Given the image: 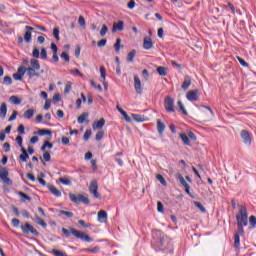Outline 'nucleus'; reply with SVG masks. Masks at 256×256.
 <instances>
[{"instance_id":"nucleus-1","label":"nucleus","mask_w":256,"mask_h":256,"mask_svg":"<svg viewBox=\"0 0 256 256\" xmlns=\"http://www.w3.org/2000/svg\"><path fill=\"white\" fill-rule=\"evenodd\" d=\"M152 243L165 253H173V243H171V238L161 230L152 231Z\"/></svg>"},{"instance_id":"nucleus-2","label":"nucleus","mask_w":256,"mask_h":256,"mask_svg":"<svg viewBox=\"0 0 256 256\" xmlns=\"http://www.w3.org/2000/svg\"><path fill=\"white\" fill-rule=\"evenodd\" d=\"M249 214L247 213V207L240 205L239 214L236 215V221L238 225V233L245 235L244 227H247Z\"/></svg>"},{"instance_id":"nucleus-3","label":"nucleus","mask_w":256,"mask_h":256,"mask_svg":"<svg viewBox=\"0 0 256 256\" xmlns=\"http://www.w3.org/2000/svg\"><path fill=\"white\" fill-rule=\"evenodd\" d=\"M70 233L76 237V239H81V241H86V243H91L93 241V238H91L89 235L75 229V228H69Z\"/></svg>"},{"instance_id":"nucleus-4","label":"nucleus","mask_w":256,"mask_h":256,"mask_svg":"<svg viewBox=\"0 0 256 256\" xmlns=\"http://www.w3.org/2000/svg\"><path fill=\"white\" fill-rule=\"evenodd\" d=\"M69 198L72 201V203H76V204L84 203V205H89L90 203V200L86 196H83V194H78L76 196L75 194L70 193Z\"/></svg>"},{"instance_id":"nucleus-5","label":"nucleus","mask_w":256,"mask_h":256,"mask_svg":"<svg viewBox=\"0 0 256 256\" xmlns=\"http://www.w3.org/2000/svg\"><path fill=\"white\" fill-rule=\"evenodd\" d=\"M20 229L25 235H29V233H32V235L39 237V232L37 231V229H35V227H33V225L29 224V222L21 225Z\"/></svg>"},{"instance_id":"nucleus-6","label":"nucleus","mask_w":256,"mask_h":256,"mask_svg":"<svg viewBox=\"0 0 256 256\" xmlns=\"http://www.w3.org/2000/svg\"><path fill=\"white\" fill-rule=\"evenodd\" d=\"M164 107L167 113H175V100L171 96L165 97Z\"/></svg>"},{"instance_id":"nucleus-7","label":"nucleus","mask_w":256,"mask_h":256,"mask_svg":"<svg viewBox=\"0 0 256 256\" xmlns=\"http://www.w3.org/2000/svg\"><path fill=\"white\" fill-rule=\"evenodd\" d=\"M0 179L5 185H13V181L9 178V170L0 166Z\"/></svg>"},{"instance_id":"nucleus-8","label":"nucleus","mask_w":256,"mask_h":256,"mask_svg":"<svg viewBox=\"0 0 256 256\" xmlns=\"http://www.w3.org/2000/svg\"><path fill=\"white\" fill-rule=\"evenodd\" d=\"M99 184L97 183V180H92L89 186V192L95 199H101V194H99Z\"/></svg>"},{"instance_id":"nucleus-9","label":"nucleus","mask_w":256,"mask_h":256,"mask_svg":"<svg viewBox=\"0 0 256 256\" xmlns=\"http://www.w3.org/2000/svg\"><path fill=\"white\" fill-rule=\"evenodd\" d=\"M199 95L200 92L197 89L194 90H189L186 94V98L188 99V101H199Z\"/></svg>"},{"instance_id":"nucleus-10","label":"nucleus","mask_w":256,"mask_h":256,"mask_svg":"<svg viewBox=\"0 0 256 256\" xmlns=\"http://www.w3.org/2000/svg\"><path fill=\"white\" fill-rule=\"evenodd\" d=\"M240 137L241 139H243V143H245V145H251L252 138H251V133H249V131L242 130L240 132Z\"/></svg>"},{"instance_id":"nucleus-11","label":"nucleus","mask_w":256,"mask_h":256,"mask_svg":"<svg viewBox=\"0 0 256 256\" xmlns=\"http://www.w3.org/2000/svg\"><path fill=\"white\" fill-rule=\"evenodd\" d=\"M134 88L138 95H141L143 93V87L141 86V79L138 75H134Z\"/></svg>"},{"instance_id":"nucleus-12","label":"nucleus","mask_w":256,"mask_h":256,"mask_svg":"<svg viewBox=\"0 0 256 256\" xmlns=\"http://www.w3.org/2000/svg\"><path fill=\"white\" fill-rule=\"evenodd\" d=\"M177 179L180 181V183L184 186L185 188V192L187 193V195H191V186H189V184L187 183V181H185V178L183 177V175L178 174L177 175Z\"/></svg>"},{"instance_id":"nucleus-13","label":"nucleus","mask_w":256,"mask_h":256,"mask_svg":"<svg viewBox=\"0 0 256 256\" xmlns=\"http://www.w3.org/2000/svg\"><path fill=\"white\" fill-rule=\"evenodd\" d=\"M25 34H24V41L26 43H31L32 41V34L31 31H35V28L31 27V26H25Z\"/></svg>"},{"instance_id":"nucleus-14","label":"nucleus","mask_w":256,"mask_h":256,"mask_svg":"<svg viewBox=\"0 0 256 256\" xmlns=\"http://www.w3.org/2000/svg\"><path fill=\"white\" fill-rule=\"evenodd\" d=\"M125 29V22L119 21L118 23H114L112 28V33H115L116 31H123Z\"/></svg>"},{"instance_id":"nucleus-15","label":"nucleus","mask_w":256,"mask_h":256,"mask_svg":"<svg viewBox=\"0 0 256 256\" xmlns=\"http://www.w3.org/2000/svg\"><path fill=\"white\" fill-rule=\"evenodd\" d=\"M26 74L28 75V77L30 78V79H33V77H39V73L37 72V69H35V68H30V67H28V68H26Z\"/></svg>"},{"instance_id":"nucleus-16","label":"nucleus","mask_w":256,"mask_h":256,"mask_svg":"<svg viewBox=\"0 0 256 256\" xmlns=\"http://www.w3.org/2000/svg\"><path fill=\"white\" fill-rule=\"evenodd\" d=\"M47 189L54 195L55 197H61V191H59L54 185L49 184Z\"/></svg>"},{"instance_id":"nucleus-17","label":"nucleus","mask_w":256,"mask_h":256,"mask_svg":"<svg viewBox=\"0 0 256 256\" xmlns=\"http://www.w3.org/2000/svg\"><path fill=\"white\" fill-rule=\"evenodd\" d=\"M98 221L100 223H107V212L105 210H100L98 212Z\"/></svg>"},{"instance_id":"nucleus-18","label":"nucleus","mask_w":256,"mask_h":256,"mask_svg":"<svg viewBox=\"0 0 256 256\" xmlns=\"http://www.w3.org/2000/svg\"><path fill=\"white\" fill-rule=\"evenodd\" d=\"M143 47L147 50L153 49V40L149 37L144 38Z\"/></svg>"},{"instance_id":"nucleus-19","label":"nucleus","mask_w":256,"mask_h":256,"mask_svg":"<svg viewBox=\"0 0 256 256\" xmlns=\"http://www.w3.org/2000/svg\"><path fill=\"white\" fill-rule=\"evenodd\" d=\"M191 87V76L186 75L184 77V82L182 83V89L187 90Z\"/></svg>"},{"instance_id":"nucleus-20","label":"nucleus","mask_w":256,"mask_h":256,"mask_svg":"<svg viewBox=\"0 0 256 256\" xmlns=\"http://www.w3.org/2000/svg\"><path fill=\"white\" fill-rule=\"evenodd\" d=\"M116 108L119 111V113H121V115H123L125 121L127 123H131V117L127 114V112L125 110H123V108H120L119 105Z\"/></svg>"},{"instance_id":"nucleus-21","label":"nucleus","mask_w":256,"mask_h":256,"mask_svg":"<svg viewBox=\"0 0 256 256\" xmlns=\"http://www.w3.org/2000/svg\"><path fill=\"white\" fill-rule=\"evenodd\" d=\"M105 126V119L101 118L97 123H94L92 125V128L95 130L97 129H103V127Z\"/></svg>"},{"instance_id":"nucleus-22","label":"nucleus","mask_w":256,"mask_h":256,"mask_svg":"<svg viewBox=\"0 0 256 256\" xmlns=\"http://www.w3.org/2000/svg\"><path fill=\"white\" fill-rule=\"evenodd\" d=\"M30 68L31 69H36L39 71V69H41V64H39V60L35 59V58H32L30 60Z\"/></svg>"},{"instance_id":"nucleus-23","label":"nucleus","mask_w":256,"mask_h":256,"mask_svg":"<svg viewBox=\"0 0 256 256\" xmlns=\"http://www.w3.org/2000/svg\"><path fill=\"white\" fill-rule=\"evenodd\" d=\"M0 117H2V119L7 117V104L5 102H3L0 106Z\"/></svg>"},{"instance_id":"nucleus-24","label":"nucleus","mask_w":256,"mask_h":256,"mask_svg":"<svg viewBox=\"0 0 256 256\" xmlns=\"http://www.w3.org/2000/svg\"><path fill=\"white\" fill-rule=\"evenodd\" d=\"M241 233H239V230L234 234V247L236 249H239V246L241 245V239L239 237Z\"/></svg>"},{"instance_id":"nucleus-25","label":"nucleus","mask_w":256,"mask_h":256,"mask_svg":"<svg viewBox=\"0 0 256 256\" xmlns=\"http://www.w3.org/2000/svg\"><path fill=\"white\" fill-rule=\"evenodd\" d=\"M157 130L160 135H163L165 131V123H163V121L160 119L157 120Z\"/></svg>"},{"instance_id":"nucleus-26","label":"nucleus","mask_w":256,"mask_h":256,"mask_svg":"<svg viewBox=\"0 0 256 256\" xmlns=\"http://www.w3.org/2000/svg\"><path fill=\"white\" fill-rule=\"evenodd\" d=\"M136 55H137V51L136 50H132L130 53H128L126 61L128 63H133V59H135Z\"/></svg>"},{"instance_id":"nucleus-27","label":"nucleus","mask_w":256,"mask_h":256,"mask_svg":"<svg viewBox=\"0 0 256 256\" xmlns=\"http://www.w3.org/2000/svg\"><path fill=\"white\" fill-rule=\"evenodd\" d=\"M17 195H19V197H21V201H23L25 203V201H31V197L27 194H25L24 192L18 191Z\"/></svg>"},{"instance_id":"nucleus-28","label":"nucleus","mask_w":256,"mask_h":256,"mask_svg":"<svg viewBox=\"0 0 256 256\" xmlns=\"http://www.w3.org/2000/svg\"><path fill=\"white\" fill-rule=\"evenodd\" d=\"M35 115V109H28L24 112L25 119H31Z\"/></svg>"},{"instance_id":"nucleus-29","label":"nucleus","mask_w":256,"mask_h":256,"mask_svg":"<svg viewBox=\"0 0 256 256\" xmlns=\"http://www.w3.org/2000/svg\"><path fill=\"white\" fill-rule=\"evenodd\" d=\"M157 73H158V75H160V77H165L167 75V68H165L163 66H159L157 68Z\"/></svg>"},{"instance_id":"nucleus-30","label":"nucleus","mask_w":256,"mask_h":256,"mask_svg":"<svg viewBox=\"0 0 256 256\" xmlns=\"http://www.w3.org/2000/svg\"><path fill=\"white\" fill-rule=\"evenodd\" d=\"M180 139H182L184 145H191V140H189V136H187V134H180Z\"/></svg>"},{"instance_id":"nucleus-31","label":"nucleus","mask_w":256,"mask_h":256,"mask_svg":"<svg viewBox=\"0 0 256 256\" xmlns=\"http://www.w3.org/2000/svg\"><path fill=\"white\" fill-rule=\"evenodd\" d=\"M87 117H89V113L84 112L78 117L77 122L80 124L85 123V120L87 119Z\"/></svg>"},{"instance_id":"nucleus-32","label":"nucleus","mask_w":256,"mask_h":256,"mask_svg":"<svg viewBox=\"0 0 256 256\" xmlns=\"http://www.w3.org/2000/svg\"><path fill=\"white\" fill-rule=\"evenodd\" d=\"M10 102L13 104V105H21V98L13 95L10 97Z\"/></svg>"},{"instance_id":"nucleus-33","label":"nucleus","mask_w":256,"mask_h":256,"mask_svg":"<svg viewBox=\"0 0 256 256\" xmlns=\"http://www.w3.org/2000/svg\"><path fill=\"white\" fill-rule=\"evenodd\" d=\"M132 119L137 121V123H143V121H145V118L140 114H132Z\"/></svg>"},{"instance_id":"nucleus-34","label":"nucleus","mask_w":256,"mask_h":256,"mask_svg":"<svg viewBox=\"0 0 256 256\" xmlns=\"http://www.w3.org/2000/svg\"><path fill=\"white\" fill-rule=\"evenodd\" d=\"M100 250L101 248L99 246L84 249V251H86L87 253H99Z\"/></svg>"},{"instance_id":"nucleus-35","label":"nucleus","mask_w":256,"mask_h":256,"mask_svg":"<svg viewBox=\"0 0 256 256\" xmlns=\"http://www.w3.org/2000/svg\"><path fill=\"white\" fill-rule=\"evenodd\" d=\"M156 179L161 183V185H163L164 187H167V181L165 180V178L163 177V175L158 174L156 176Z\"/></svg>"},{"instance_id":"nucleus-36","label":"nucleus","mask_w":256,"mask_h":256,"mask_svg":"<svg viewBox=\"0 0 256 256\" xmlns=\"http://www.w3.org/2000/svg\"><path fill=\"white\" fill-rule=\"evenodd\" d=\"M114 49L116 53H119V51H121V38L116 39V43L114 44Z\"/></svg>"},{"instance_id":"nucleus-37","label":"nucleus","mask_w":256,"mask_h":256,"mask_svg":"<svg viewBox=\"0 0 256 256\" xmlns=\"http://www.w3.org/2000/svg\"><path fill=\"white\" fill-rule=\"evenodd\" d=\"M91 135H93V132L91 131V129H87L83 136L84 141H89Z\"/></svg>"},{"instance_id":"nucleus-38","label":"nucleus","mask_w":256,"mask_h":256,"mask_svg":"<svg viewBox=\"0 0 256 256\" xmlns=\"http://www.w3.org/2000/svg\"><path fill=\"white\" fill-rule=\"evenodd\" d=\"M51 253L52 255H55V256H67L65 252L57 249H52Z\"/></svg>"},{"instance_id":"nucleus-39","label":"nucleus","mask_w":256,"mask_h":256,"mask_svg":"<svg viewBox=\"0 0 256 256\" xmlns=\"http://www.w3.org/2000/svg\"><path fill=\"white\" fill-rule=\"evenodd\" d=\"M195 207H197L202 213H207V209L201 204V202H194Z\"/></svg>"},{"instance_id":"nucleus-40","label":"nucleus","mask_w":256,"mask_h":256,"mask_svg":"<svg viewBox=\"0 0 256 256\" xmlns=\"http://www.w3.org/2000/svg\"><path fill=\"white\" fill-rule=\"evenodd\" d=\"M178 107L183 115H188L187 110L185 109V106L183 105V102H181V100L178 101Z\"/></svg>"},{"instance_id":"nucleus-41","label":"nucleus","mask_w":256,"mask_h":256,"mask_svg":"<svg viewBox=\"0 0 256 256\" xmlns=\"http://www.w3.org/2000/svg\"><path fill=\"white\" fill-rule=\"evenodd\" d=\"M4 85H12L13 84V79L11 76H5L3 79Z\"/></svg>"},{"instance_id":"nucleus-42","label":"nucleus","mask_w":256,"mask_h":256,"mask_svg":"<svg viewBox=\"0 0 256 256\" xmlns=\"http://www.w3.org/2000/svg\"><path fill=\"white\" fill-rule=\"evenodd\" d=\"M107 31H109V28L104 24L100 30V36L105 37V35H107Z\"/></svg>"},{"instance_id":"nucleus-43","label":"nucleus","mask_w":256,"mask_h":256,"mask_svg":"<svg viewBox=\"0 0 256 256\" xmlns=\"http://www.w3.org/2000/svg\"><path fill=\"white\" fill-rule=\"evenodd\" d=\"M61 59H63L66 63H69L71 61V58L69 57V54L67 52H62L60 55Z\"/></svg>"},{"instance_id":"nucleus-44","label":"nucleus","mask_w":256,"mask_h":256,"mask_svg":"<svg viewBox=\"0 0 256 256\" xmlns=\"http://www.w3.org/2000/svg\"><path fill=\"white\" fill-rule=\"evenodd\" d=\"M100 75L103 78V81H105L106 77H107V73H106V69L105 66H101L100 67Z\"/></svg>"},{"instance_id":"nucleus-45","label":"nucleus","mask_w":256,"mask_h":256,"mask_svg":"<svg viewBox=\"0 0 256 256\" xmlns=\"http://www.w3.org/2000/svg\"><path fill=\"white\" fill-rule=\"evenodd\" d=\"M90 84L92 85V87H94V89H98L100 92L103 91V87H101V84H96L93 80L90 81Z\"/></svg>"},{"instance_id":"nucleus-46","label":"nucleus","mask_w":256,"mask_h":256,"mask_svg":"<svg viewBox=\"0 0 256 256\" xmlns=\"http://www.w3.org/2000/svg\"><path fill=\"white\" fill-rule=\"evenodd\" d=\"M104 135H105L104 131H98L96 134V137H95L96 141H101V139H103Z\"/></svg>"},{"instance_id":"nucleus-47","label":"nucleus","mask_w":256,"mask_h":256,"mask_svg":"<svg viewBox=\"0 0 256 256\" xmlns=\"http://www.w3.org/2000/svg\"><path fill=\"white\" fill-rule=\"evenodd\" d=\"M36 223L41 225V227H47V223H45L43 219L39 218V216H36Z\"/></svg>"},{"instance_id":"nucleus-48","label":"nucleus","mask_w":256,"mask_h":256,"mask_svg":"<svg viewBox=\"0 0 256 256\" xmlns=\"http://www.w3.org/2000/svg\"><path fill=\"white\" fill-rule=\"evenodd\" d=\"M18 75H22V77H23V75H25V73H27V68H25V66H20L19 68H18Z\"/></svg>"},{"instance_id":"nucleus-49","label":"nucleus","mask_w":256,"mask_h":256,"mask_svg":"<svg viewBox=\"0 0 256 256\" xmlns=\"http://www.w3.org/2000/svg\"><path fill=\"white\" fill-rule=\"evenodd\" d=\"M38 135H51V130L40 129L38 130Z\"/></svg>"},{"instance_id":"nucleus-50","label":"nucleus","mask_w":256,"mask_h":256,"mask_svg":"<svg viewBox=\"0 0 256 256\" xmlns=\"http://www.w3.org/2000/svg\"><path fill=\"white\" fill-rule=\"evenodd\" d=\"M53 36L56 39V41H60V37H59V28H54L53 29Z\"/></svg>"},{"instance_id":"nucleus-51","label":"nucleus","mask_w":256,"mask_h":256,"mask_svg":"<svg viewBox=\"0 0 256 256\" xmlns=\"http://www.w3.org/2000/svg\"><path fill=\"white\" fill-rule=\"evenodd\" d=\"M142 77L144 78V81H149V71L147 69L142 71Z\"/></svg>"},{"instance_id":"nucleus-52","label":"nucleus","mask_w":256,"mask_h":256,"mask_svg":"<svg viewBox=\"0 0 256 256\" xmlns=\"http://www.w3.org/2000/svg\"><path fill=\"white\" fill-rule=\"evenodd\" d=\"M237 59L242 67H249V64L241 57L237 56Z\"/></svg>"},{"instance_id":"nucleus-53","label":"nucleus","mask_w":256,"mask_h":256,"mask_svg":"<svg viewBox=\"0 0 256 256\" xmlns=\"http://www.w3.org/2000/svg\"><path fill=\"white\" fill-rule=\"evenodd\" d=\"M40 58L43 60L47 59V50L45 48L41 49Z\"/></svg>"},{"instance_id":"nucleus-54","label":"nucleus","mask_w":256,"mask_h":256,"mask_svg":"<svg viewBox=\"0 0 256 256\" xmlns=\"http://www.w3.org/2000/svg\"><path fill=\"white\" fill-rule=\"evenodd\" d=\"M59 181L62 183V185H71V180L67 178H59Z\"/></svg>"},{"instance_id":"nucleus-55","label":"nucleus","mask_w":256,"mask_h":256,"mask_svg":"<svg viewBox=\"0 0 256 256\" xmlns=\"http://www.w3.org/2000/svg\"><path fill=\"white\" fill-rule=\"evenodd\" d=\"M43 159H44V161H46V162L51 161V154H50L49 152H44V153H43Z\"/></svg>"},{"instance_id":"nucleus-56","label":"nucleus","mask_w":256,"mask_h":256,"mask_svg":"<svg viewBox=\"0 0 256 256\" xmlns=\"http://www.w3.org/2000/svg\"><path fill=\"white\" fill-rule=\"evenodd\" d=\"M60 214L65 215L68 218L73 217V212H68V211H65V210H60Z\"/></svg>"},{"instance_id":"nucleus-57","label":"nucleus","mask_w":256,"mask_h":256,"mask_svg":"<svg viewBox=\"0 0 256 256\" xmlns=\"http://www.w3.org/2000/svg\"><path fill=\"white\" fill-rule=\"evenodd\" d=\"M249 223H250L251 227H256V217L250 216Z\"/></svg>"},{"instance_id":"nucleus-58","label":"nucleus","mask_w":256,"mask_h":256,"mask_svg":"<svg viewBox=\"0 0 256 256\" xmlns=\"http://www.w3.org/2000/svg\"><path fill=\"white\" fill-rule=\"evenodd\" d=\"M39 53V48L33 49L32 56L34 57V59H39Z\"/></svg>"},{"instance_id":"nucleus-59","label":"nucleus","mask_w":256,"mask_h":256,"mask_svg":"<svg viewBox=\"0 0 256 256\" xmlns=\"http://www.w3.org/2000/svg\"><path fill=\"white\" fill-rule=\"evenodd\" d=\"M107 45V39H102L97 42L98 47H105Z\"/></svg>"},{"instance_id":"nucleus-60","label":"nucleus","mask_w":256,"mask_h":256,"mask_svg":"<svg viewBox=\"0 0 256 256\" xmlns=\"http://www.w3.org/2000/svg\"><path fill=\"white\" fill-rule=\"evenodd\" d=\"M20 159L21 161H23L24 163L27 162V159H29V154L26 152L24 154L20 155Z\"/></svg>"},{"instance_id":"nucleus-61","label":"nucleus","mask_w":256,"mask_h":256,"mask_svg":"<svg viewBox=\"0 0 256 256\" xmlns=\"http://www.w3.org/2000/svg\"><path fill=\"white\" fill-rule=\"evenodd\" d=\"M78 23L81 27H85V18L83 16H79Z\"/></svg>"},{"instance_id":"nucleus-62","label":"nucleus","mask_w":256,"mask_h":256,"mask_svg":"<svg viewBox=\"0 0 256 256\" xmlns=\"http://www.w3.org/2000/svg\"><path fill=\"white\" fill-rule=\"evenodd\" d=\"M71 91V82H67L65 89H64V93H69Z\"/></svg>"},{"instance_id":"nucleus-63","label":"nucleus","mask_w":256,"mask_h":256,"mask_svg":"<svg viewBox=\"0 0 256 256\" xmlns=\"http://www.w3.org/2000/svg\"><path fill=\"white\" fill-rule=\"evenodd\" d=\"M19 223H20L19 219H17V218L12 219L13 227H19Z\"/></svg>"},{"instance_id":"nucleus-64","label":"nucleus","mask_w":256,"mask_h":256,"mask_svg":"<svg viewBox=\"0 0 256 256\" xmlns=\"http://www.w3.org/2000/svg\"><path fill=\"white\" fill-rule=\"evenodd\" d=\"M62 144L69 145V138L67 136L62 137Z\"/></svg>"}]
</instances>
